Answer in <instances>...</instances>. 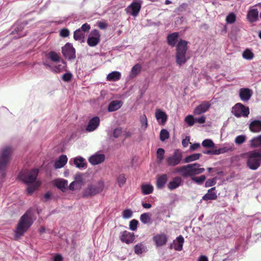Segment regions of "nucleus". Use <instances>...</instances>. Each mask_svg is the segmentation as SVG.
Returning a JSON list of instances; mask_svg holds the SVG:
<instances>
[{
  "label": "nucleus",
  "mask_w": 261,
  "mask_h": 261,
  "mask_svg": "<svg viewBox=\"0 0 261 261\" xmlns=\"http://www.w3.org/2000/svg\"><path fill=\"white\" fill-rule=\"evenodd\" d=\"M33 223L31 214L27 212L20 218L14 231V239L19 240Z\"/></svg>",
  "instance_id": "1"
},
{
  "label": "nucleus",
  "mask_w": 261,
  "mask_h": 261,
  "mask_svg": "<svg viewBox=\"0 0 261 261\" xmlns=\"http://www.w3.org/2000/svg\"><path fill=\"white\" fill-rule=\"evenodd\" d=\"M200 165L198 163H194L183 166L175 169V172L179 173L184 177L189 176L191 178L194 175L203 173L205 169L203 168H200Z\"/></svg>",
  "instance_id": "2"
},
{
  "label": "nucleus",
  "mask_w": 261,
  "mask_h": 261,
  "mask_svg": "<svg viewBox=\"0 0 261 261\" xmlns=\"http://www.w3.org/2000/svg\"><path fill=\"white\" fill-rule=\"evenodd\" d=\"M188 42L185 40L180 39L176 46L175 59L177 65L181 66L186 63L190 58L187 57L186 53L188 50Z\"/></svg>",
  "instance_id": "3"
},
{
  "label": "nucleus",
  "mask_w": 261,
  "mask_h": 261,
  "mask_svg": "<svg viewBox=\"0 0 261 261\" xmlns=\"http://www.w3.org/2000/svg\"><path fill=\"white\" fill-rule=\"evenodd\" d=\"M13 149L11 146H6L1 151L0 154V174L3 178L6 175L5 171L11 160Z\"/></svg>",
  "instance_id": "4"
},
{
  "label": "nucleus",
  "mask_w": 261,
  "mask_h": 261,
  "mask_svg": "<svg viewBox=\"0 0 261 261\" xmlns=\"http://www.w3.org/2000/svg\"><path fill=\"white\" fill-rule=\"evenodd\" d=\"M247 166L251 170H256L261 164V149L247 153Z\"/></svg>",
  "instance_id": "5"
},
{
  "label": "nucleus",
  "mask_w": 261,
  "mask_h": 261,
  "mask_svg": "<svg viewBox=\"0 0 261 261\" xmlns=\"http://www.w3.org/2000/svg\"><path fill=\"white\" fill-rule=\"evenodd\" d=\"M105 183L103 180H99L95 184H89L84 189L83 196L91 197L101 193L104 189Z\"/></svg>",
  "instance_id": "6"
},
{
  "label": "nucleus",
  "mask_w": 261,
  "mask_h": 261,
  "mask_svg": "<svg viewBox=\"0 0 261 261\" xmlns=\"http://www.w3.org/2000/svg\"><path fill=\"white\" fill-rule=\"evenodd\" d=\"M38 172L39 170L37 169L24 171L20 173L19 177L26 184H32L36 181Z\"/></svg>",
  "instance_id": "7"
},
{
  "label": "nucleus",
  "mask_w": 261,
  "mask_h": 261,
  "mask_svg": "<svg viewBox=\"0 0 261 261\" xmlns=\"http://www.w3.org/2000/svg\"><path fill=\"white\" fill-rule=\"evenodd\" d=\"M182 153L179 149H176L173 154L166 158L168 166L174 167L179 164L182 161Z\"/></svg>",
  "instance_id": "8"
},
{
  "label": "nucleus",
  "mask_w": 261,
  "mask_h": 261,
  "mask_svg": "<svg viewBox=\"0 0 261 261\" xmlns=\"http://www.w3.org/2000/svg\"><path fill=\"white\" fill-rule=\"evenodd\" d=\"M232 114L237 117H246L249 114V109L241 103H236L232 108Z\"/></svg>",
  "instance_id": "9"
},
{
  "label": "nucleus",
  "mask_w": 261,
  "mask_h": 261,
  "mask_svg": "<svg viewBox=\"0 0 261 261\" xmlns=\"http://www.w3.org/2000/svg\"><path fill=\"white\" fill-rule=\"evenodd\" d=\"M142 3L141 0H134L125 9L126 12L134 17L137 16L141 10Z\"/></svg>",
  "instance_id": "10"
},
{
  "label": "nucleus",
  "mask_w": 261,
  "mask_h": 261,
  "mask_svg": "<svg viewBox=\"0 0 261 261\" xmlns=\"http://www.w3.org/2000/svg\"><path fill=\"white\" fill-rule=\"evenodd\" d=\"M100 35L97 30H93L90 33V36L87 39V43L90 46H95L100 42Z\"/></svg>",
  "instance_id": "11"
},
{
  "label": "nucleus",
  "mask_w": 261,
  "mask_h": 261,
  "mask_svg": "<svg viewBox=\"0 0 261 261\" xmlns=\"http://www.w3.org/2000/svg\"><path fill=\"white\" fill-rule=\"evenodd\" d=\"M62 51L64 56L69 60L73 59L75 58V50L72 44L69 43H66L65 46L62 48Z\"/></svg>",
  "instance_id": "12"
},
{
  "label": "nucleus",
  "mask_w": 261,
  "mask_h": 261,
  "mask_svg": "<svg viewBox=\"0 0 261 261\" xmlns=\"http://www.w3.org/2000/svg\"><path fill=\"white\" fill-rule=\"evenodd\" d=\"M211 107L208 101H204L197 106L194 110L193 113L195 115H200L207 111Z\"/></svg>",
  "instance_id": "13"
},
{
  "label": "nucleus",
  "mask_w": 261,
  "mask_h": 261,
  "mask_svg": "<svg viewBox=\"0 0 261 261\" xmlns=\"http://www.w3.org/2000/svg\"><path fill=\"white\" fill-rule=\"evenodd\" d=\"M100 124V119L98 116H95L91 118L87 126L86 131L91 132L95 130Z\"/></svg>",
  "instance_id": "14"
},
{
  "label": "nucleus",
  "mask_w": 261,
  "mask_h": 261,
  "mask_svg": "<svg viewBox=\"0 0 261 261\" xmlns=\"http://www.w3.org/2000/svg\"><path fill=\"white\" fill-rule=\"evenodd\" d=\"M120 239L121 242L129 244L134 242L135 236L134 233H131L127 230H124L121 233Z\"/></svg>",
  "instance_id": "15"
},
{
  "label": "nucleus",
  "mask_w": 261,
  "mask_h": 261,
  "mask_svg": "<svg viewBox=\"0 0 261 261\" xmlns=\"http://www.w3.org/2000/svg\"><path fill=\"white\" fill-rule=\"evenodd\" d=\"M105 160L103 154L96 153L89 158V162L93 165H96L102 163Z\"/></svg>",
  "instance_id": "16"
},
{
  "label": "nucleus",
  "mask_w": 261,
  "mask_h": 261,
  "mask_svg": "<svg viewBox=\"0 0 261 261\" xmlns=\"http://www.w3.org/2000/svg\"><path fill=\"white\" fill-rule=\"evenodd\" d=\"M168 180V176L166 174L158 175L156 178V187L158 189H163Z\"/></svg>",
  "instance_id": "17"
},
{
  "label": "nucleus",
  "mask_w": 261,
  "mask_h": 261,
  "mask_svg": "<svg viewBox=\"0 0 261 261\" xmlns=\"http://www.w3.org/2000/svg\"><path fill=\"white\" fill-rule=\"evenodd\" d=\"M251 95V90L248 88H241L240 90V97L243 101L249 100Z\"/></svg>",
  "instance_id": "18"
},
{
  "label": "nucleus",
  "mask_w": 261,
  "mask_h": 261,
  "mask_svg": "<svg viewBox=\"0 0 261 261\" xmlns=\"http://www.w3.org/2000/svg\"><path fill=\"white\" fill-rule=\"evenodd\" d=\"M153 241L158 246H162L166 244L167 241V238L165 234L156 235L153 237Z\"/></svg>",
  "instance_id": "19"
},
{
  "label": "nucleus",
  "mask_w": 261,
  "mask_h": 261,
  "mask_svg": "<svg viewBox=\"0 0 261 261\" xmlns=\"http://www.w3.org/2000/svg\"><path fill=\"white\" fill-rule=\"evenodd\" d=\"M216 187L210 189L207 193L202 197V199L204 201L210 200H216L217 198V193L215 192Z\"/></svg>",
  "instance_id": "20"
},
{
  "label": "nucleus",
  "mask_w": 261,
  "mask_h": 261,
  "mask_svg": "<svg viewBox=\"0 0 261 261\" xmlns=\"http://www.w3.org/2000/svg\"><path fill=\"white\" fill-rule=\"evenodd\" d=\"M155 115L156 119L159 123L164 125L167 119L166 114L164 112L158 109L156 111Z\"/></svg>",
  "instance_id": "21"
},
{
  "label": "nucleus",
  "mask_w": 261,
  "mask_h": 261,
  "mask_svg": "<svg viewBox=\"0 0 261 261\" xmlns=\"http://www.w3.org/2000/svg\"><path fill=\"white\" fill-rule=\"evenodd\" d=\"M178 37L179 33L178 32H174L173 33L169 34L167 37L168 44L172 47L174 46L176 44Z\"/></svg>",
  "instance_id": "22"
},
{
  "label": "nucleus",
  "mask_w": 261,
  "mask_h": 261,
  "mask_svg": "<svg viewBox=\"0 0 261 261\" xmlns=\"http://www.w3.org/2000/svg\"><path fill=\"white\" fill-rule=\"evenodd\" d=\"M123 102L121 100H115L112 101L109 105L108 111L114 112L119 109L122 106Z\"/></svg>",
  "instance_id": "23"
},
{
  "label": "nucleus",
  "mask_w": 261,
  "mask_h": 261,
  "mask_svg": "<svg viewBox=\"0 0 261 261\" xmlns=\"http://www.w3.org/2000/svg\"><path fill=\"white\" fill-rule=\"evenodd\" d=\"M249 129L253 133H258L261 131V121L254 120L249 124Z\"/></svg>",
  "instance_id": "24"
},
{
  "label": "nucleus",
  "mask_w": 261,
  "mask_h": 261,
  "mask_svg": "<svg viewBox=\"0 0 261 261\" xmlns=\"http://www.w3.org/2000/svg\"><path fill=\"white\" fill-rule=\"evenodd\" d=\"M181 178L180 177L176 176L173 180L170 181L168 184V188L170 190H173L178 188L181 184Z\"/></svg>",
  "instance_id": "25"
},
{
  "label": "nucleus",
  "mask_w": 261,
  "mask_h": 261,
  "mask_svg": "<svg viewBox=\"0 0 261 261\" xmlns=\"http://www.w3.org/2000/svg\"><path fill=\"white\" fill-rule=\"evenodd\" d=\"M68 159L66 155H61L59 159L57 160L54 165L56 169H59L63 167L67 162Z\"/></svg>",
  "instance_id": "26"
},
{
  "label": "nucleus",
  "mask_w": 261,
  "mask_h": 261,
  "mask_svg": "<svg viewBox=\"0 0 261 261\" xmlns=\"http://www.w3.org/2000/svg\"><path fill=\"white\" fill-rule=\"evenodd\" d=\"M142 66L140 64H136L132 68L129 76L133 79L136 77L141 71Z\"/></svg>",
  "instance_id": "27"
},
{
  "label": "nucleus",
  "mask_w": 261,
  "mask_h": 261,
  "mask_svg": "<svg viewBox=\"0 0 261 261\" xmlns=\"http://www.w3.org/2000/svg\"><path fill=\"white\" fill-rule=\"evenodd\" d=\"M258 16V12L257 9H252L250 10L247 14V18L250 22H255Z\"/></svg>",
  "instance_id": "28"
},
{
  "label": "nucleus",
  "mask_w": 261,
  "mask_h": 261,
  "mask_svg": "<svg viewBox=\"0 0 261 261\" xmlns=\"http://www.w3.org/2000/svg\"><path fill=\"white\" fill-rule=\"evenodd\" d=\"M121 73L118 71H113L108 74L107 80L108 81H117L120 79Z\"/></svg>",
  "instance_id": "29"
},
{
  "label": "nucleus",
  "mask_w": 261,
  "mask_h": 261,
  "mask_svg": "<svg viewBox=\"0 0 261 261\" xmlns=\"http://www.w3.org/2000/svg\"><path fill=\"white\" fill-rule=\"evenodd\" d=\"M184 239L182 236H179L176 238V243L174 244V248L175 250L181 251L182 249Z\"/></svg>",
  "instance_id": "30"
},
{
  "label": "nucleus",
  "mask_w": 261,
  "mask_h": 261,
  "mask_svg": "<svg viewBox=\"0 0 261 261\" xmlns=\"http://www.w3.org/2000/svg\"><path fill=\"white\" fill-rule=\"evenodd\" d=\"M29 184L27 187V193L31 195L40 187L41 183L39 181H36Z\"/></svg>",
  "instance_id": "31"
},
{
  "label": "nucleus",
  "mask_w": 261,
  "mask_h": 261,
  "mask_svg": "<svg viewBox=\"0 0 261 261\" xmlns=\"http://www.w3.org/2000/svg\"><path fill=\"white\" fill-rule=\"evenodd\" d=\"M201 156V153H194L191 155L187 156L184 160V162L185 163H190L196 160H198Z\"/></svg>",
  "instance_id": "32"
},
{
  "label": "nucleus",
  "mask_w": 261,
  "mask_h": 261,
  "mask_svg": "<svg viewBox=\"0 0 261 261\" xmlns=\"http://www.w3.org/2000/svg\"><path fill=\"white\" fill-rule=\"evenodd\" d=\"M55 185L58 188L62 191H64L68 185V182L64 179H59L56 182Z\"/></svg>",
  "instance_id": "33"
},
{
  "label": "nucleus",
  "mask_w": 261,
  "mask_h": 261,
  "mask_svg": "<svg viewBox=\"0 0 261 261\" xmlns=\"http://www.w3.org/2000/svg\"><path fill=\"white\" fill-rule=\"evenodd\" d=\"M141 190L144 195H148L152 193L153 187L151 185L144 184L141 186Z\"/></svg>",
  "instance_id": "34"
},
{
  "label": "nucleus",
  "mask_w": 261,
  "mask_h": 261,
  "mask_svg": "<svg viewBox=\"0 0 261 261\" xmlns=\"http://www.w3.org/2000/svg\"><path fill=\"white\" fill-rule=\"evenodd\" d=\"M250 146L253 148L261 146V135L254 137L250 141Z\"/></svg>",
  "instance_id": "35"
},
{
  "label": "nucleus",
  "mask_w": 261,
  "mask_h": 261,
  "mask_svg": "<svg viewBox=\"0 0 261 261\" xmlns=\"http://www.w3.org/2000/svg\"><path fill=\"white\" fill-rule=\"evenodd\" d=\"M74 164L79 168H84L86 166L85 159L82 157L75 158L74 159Z\"/></svg>",
  "instance_id": "36"
},
{
  "label": "nucleus",
  "mask_w": 261,
  "mask_h": 261,
  "mask_svg": "<svg viewBox=\"0 0 261 261\" xmlns=\"http://www.w3.org/2000/svg\"><path fill=\"white\" fill-rule=\"evenodd\" d=\"M47 57L53 62H58L60 60L59 55L55 51H51L47 54Z\"/></svg>",
  "instance_id": "37"
},
{
  "label": "nucleus",
  "mask_w": 261,
  "mask_h": 261,
  "mask_svg": "<svg viewBox=\"0 0 261 261\" xmlns=\"http://www.w3.org/2000/svg\"><path fill=\"white\" fill-rule=\"evenodd\" d=\"M145 251V246L142 243L136 244L134 247V252L136 254L139 255Z\"/></svg>",
  "instance_id": "38"
},
{
  "label": "nucleus",
  "mask_w": 261,
  "mask_h": 261,
  "mask_svg": "<svg viewBox=\"0 0 261 261\" xmlns=\"http://www.w3.org/2000/svg\"><path fill=\"white\" fill-rule=\"evenodd\" d=\"M242 56L244 59L250 60L253 59L254 55L250 49L247 48L244 51Z\"/></svg>",
  "instance_id": "39"
},
{
  "label": "nucleus",
  "mask_w": 261,
  "mask_h": 261,
  "mask_svg": "<svg viewBox=\"0 0 261 261\" xmlns=\"http://www.w3.org/2000/svg\"><path fill=\"white\" fill-rule=\"evenodd\" d=\"M73 37L75 40H81L84 38L85 33L81 29L76 30L74 32Z\"/></svg>",
  "instance_id": "40"
},
{
  "label": "nucleus",
  "mask_w": 261,
  "mask_h": 261,
  "mask_svg": "<svg viewBox=\"0 0 261 261\" xmlns=\"http://www.w3.org/2000/svg\"><path fill=\"white\" fill-rule=\"evenodd\" d=\"M165 150L162 148L158 149L156 151V158L159 163L161 162L164 158Z\"/></svg>",
  "instance_id": "41"
},
{
  "label": "nucleus",
  "mask_w": 261,
  "mask_h": 261,
  "mask_svg": "<svg viewBox=\"0 0 261 261\" xmlns=\"http://www.w3.org/2000/svg\"><path fill=\"white\" fill-rule=\"evenodd\" d=\"M151 215L149 213H143L140 216V220L143 224H146L150 221Z\"/></svg>",
  "instance_id": "42"
},
{
  "label": "nucleus",
  "mask_w": 261,
  "mask_h": 261,
  "mask_svg": "<svg viewBox=\"0 0 261 261\" xmlns=\"http://www.w3.org/2000/svg\"><path fill=\"white\" fill-rule=\"evenodd\" d=\"M236 20V15L233 13L231 12L226 16V21L227 23L232 24Z\"/></svg>",
  "instance_id": "43"
},
{
  "label": "nucleus",
  "mask_w": 261,
  "mask_h": 261,
  "mask_svg": "<svg viewBox=\"0 0 261 261\" xmlns=\"http://www.w3.org/2000/svg\"><path fill=\"white\" fill-rule=\"evenodd\" d=\"M117 181L119 187H122L126 182V178L124 174H120L117 178Z\"/></svg>",
  "instance_id": "44"
},
{
  "label": "nucleus",
  "mask_w": 261,
  "mask_h": 261,
  "mask_svg": "<svg viewBox=\"0 0 261 261\" xmlns=\"http://www.w3.org/2000/svg\"><path fill=\"white\" fill-rule=\"evenodd\" d=\"M169 138V133L165 129H163L161 130L160 134V139L162 141H164Z\"/></svg>",
  "instance_id": "45"
},
{
  "label": "nucleus",
  "mask_w": 261,
  "mask_h": 261,
  "mask_svg": "<svg viewBox=\"0 0 261 261\" xmlns=\"http://www.w3.org/2000/svg\"><path fill=\"white\" fill-rule=\"evenodd\" d=\"M192 180L197 183L198 185H201L203 183L206 179V177L205 175H202L200 176H193L191 178Z\"/></svg>",
  "instance_id": "46"
},
{
  "label": "nucleus",
  "mask_w": 261,
  "mask_h": 261,
  "mask_svg": "<svg viewBox=\"0 0 261 261\" xmlns=\"http://www.w3.org/2000/svg\"><path fill=\"white\" fill-rule=\"evenodd\" d=\"M185 121L188 124L189 126H191L194 124L195 120L193 116L189 115L185 117Z\"/></svg>",
  "instance_id": "47"
},
{
  "label": "nucleus",
  "mask_w": 261,
  "mask_h": 261,
  "mask_svg": "<svg viewBox=\"0 0 261 261\" xmlns=\"http://www.w3.org/2000/svg\"><path fill=\"white\" fill-rule=\"evenodd\" d=\"M202 145L205 147H214L215 144L211 139H205L202 142Z\"/></svg>",
  "instance_id": "48"
},
{
  "label": "nucleus",
  "mask_w": 261,
  "mask_h": 261,
  "mask_svg": "<svg viewBox=\"0 0 261 261\" xmlns=\"http://www.w3.org/2000/svg\"><path fill=\"white\" fill-rule=\"evenodd\" d=\"M140 121L142 127L144 129H146L148 127V122L147 117L145 114L141 116Z\"/></svg>",
  "instance_id": "49"
},
{
  "label": "nucleus",
  "mask_w": 261,
  "mask_h": 261,
  "mask_svg": "<svg viewBox=\"0 0 261 261\" xmlns=\"http://www.w3.org/2000/svg\"><path fill=\"white\" fill-rule=\"evenodd\" d=\"M246 137L244 135H239L235 139V143L237 144H242L246 140Z\"/></svg>",
  "instance_id": "50"
},
{
  "label": "nucleus",
  "mask_w": 261,
  "mask_h": 261,
  "mask_svg": "<svg viewBox=\"0 0 261 261\" xmlns=\"http://www.w3.org/2000/svg\"><path fill=\"white\" fill-rule=\"evenodd\" d=\"M138 221L136 219L132 220L129 222V229L133 231H135L137 228Z\"/></svg>",
  "instance_id": "51"
},
{
  "label": "nucleus",
  "mask_w": 261,
  "mask_h": 261,
  "mask_svg": "<svg viewBox=\"0 0 261 261\" xmlns=\"http://www.w3.org/2000/svg\"><path fill=\"white\" fill-rule=\"evenodd\" d=\"M63 65L60 64L55 67L54 70L56 72H61L62 71L66 66V63L64 61L62 60Z\"/></svg>",
  "instance_id": "52"
},
{
  "label": "nucleus",
  "mask_w": 261,
  "mask_h": 261,
  "mask_svg": "<svg viewBox=\"0 0 261 261\" xmlns=\"http://www.w3.org/2000/svg\"><path fill=\"white\" fill-rule=\"evenodd\" d=\"M216 184V178H213V179H209L207 180L205 183V187H209L213 186H214Z\"/></svg>",
  "instance_id": "53"
},
{
  "label": "nucleus",
  "mask_w": 261,
  "mask_h": 261,
  "mask_svg": "<svg viewBox=\"0 0 261 261\" xmlns=\"http://www.w3.org/2000/svg\"><path fill=\"white\" fill-rule=\"evenodd\" d=\"M133 213L130 210L126 209L123 211L122 216L124 218H129L132 216Z\"/></svg>",
  "instance_id": "54"
},
{
  "label": "nucleus",
  "mask_w": 261,
  "mask_h": 261,
  "mask_svg": "<svg viewBox=\"0 0 261 261\" xmlns=\"http://www.w3.org/2000/svg\"><path fill=\"white\" fill-rule=\"evenodd\" d=\"M72 76V74L70 72L65 73L62 75V80L64 82H68L71 80Z\"/></svg>",
  "instance_id": "55"
},
{
  "label": "nucleus",
  "mask_w": 261,
  "mask_h": 261,
  "mask_svg": "<svg viewBox=\"0 0 261 261\" xmlns=\"http://www.w3.org/2000/svg\"><path fill=\"white\" fill-rule=\"evenodd\" d=\"M69 35V31L67 29H62L60 31V35L62 37H67Z\"/></svg>",
  "instance_id": "56"
},
{
  "label": "nucleus",
  "mask_w": 261,
  "mask_h": 261,
  "mask_svg": "<svg viewBox=\"0 0 261 261\" xmlns=\"http://www.w3.org/2000/svg\"><path fill=\"white\" fill-rule=\"evenodd\" d=\"M80 29L85 33V32H87L89 31L90 29V26L87 23H85L82 25Z\"/></svg>",
  "instance_id": "57"
},
{
  "label": "nucleus",
  "mask_w": 261,
  "mask_h": 261,
  "mask_svg": "<svg viewBox=\"0 0 261 261\" xmlns=\"http://www.w3.org/2000/svg\"><path fill=\"white\" fill-rule=\"evenodd\" d=\"M97 26L101 30H105L108 27V24L105 21H98Z\"/></svg>",
  "instance_id": "58"
},
{
  "label": "nucleus",
  "mask_w": 261,
  "mask_h": 261,
  "mask_svg": "<svg viewBox=\"0 0 261 261\" xmlns=\"http://www.w3.org/2000/svg\"><path fill=\"white\" fill-rule=\"evenodd\" d=\"M122 134V129L121 128H116L114 130L113 136L115 138L119 137Z\"/></svg>",
  "instance_id": "59"
},
{
  "label": "nucleus",
  "mask_w": 261,
  "mask_h": 261,
  "mask_svg": "<svg viewBox=\"0 0 261 261\" xmlns=\"http://www.w3.org/2000/svg\"><path fill=\"white\" fill-rule=\"evenodd\" d=\"M206 118L204 116H202L200 117L195 119V122L199 124H202L205 122Z\"/></svg>",
  "instance_id": "60"
},
{
  "label": "nucleus",
  "mask_w": 261,
  "mask_h": 261,
  "mask_svg": "<svg viewBox=\"0 0 261 261\" xmlns=\"http://www.w3.org/2000/svg\"><path fill=\"white\" fill-rule=\"evenodd\" d=\"M227 149L225 147L215 149L216 154H220L227 152Z\"/></svg>",
  "instance_id": "61"
},
{
  "label": "nucleus",
  "mask_w": 261,
  "mask_h": 261,
  "mask_svg": "<svg viewBox=\"0 0 261 261\" xmlns=\"http://www.w3.org/2000/svg\"><path fill=\"white\" fill-rule=\"evenodd\" d=\"M63 257L60 254L56 255L54 258V261H63Z\"/></svg>",
  "instance_id": "62"
},
{
  "label": "nucleus",
  "mask_w": 261,
  "mask_h": 261,
  "mask_svg": "<svg viewBox=\"0 0 261 261\" xmlns=\"http://www.w3.org/2000/svg\"><path fill=\"white\" fill-rule=\"evenodd\" d=\"M202 152L205 154H216L215 149L203 150Z\"/></svg>",
  "instance_id": "63"
},
{
  "label": "nucleus",
  "mask_w": 261,
  "mask_h": 261,
  "mask_svg": "<svg viewBox=\"0 0 261 261\" xmlns=\"http://www.w3.org/2000/svg\"><path fill=\"white\" fill-rule=\"evenodd\" d=\"M200 147L199 143H194L190 146V149L192 150H195Z\"/></svg>",
  "instance_id": "64"
}]
</instances>
